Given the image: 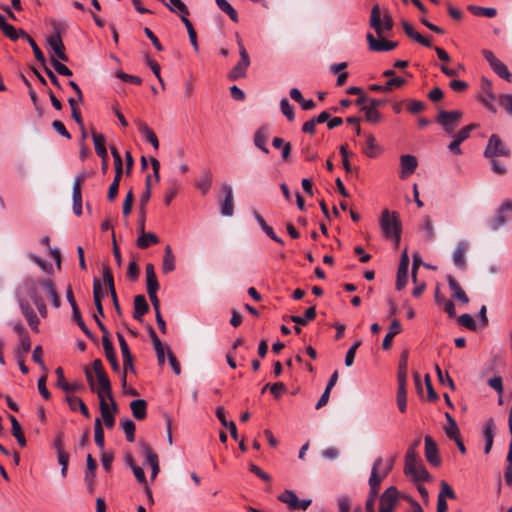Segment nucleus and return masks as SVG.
<instances>
[{
  "label": "nucleus",
  "mask_w": 512,
  "mask_h": 512,
  "mask_svg": "<svg viewBox=\"0 0 512 512\" xmlns=\"http://www.w3.org/2000/svg\"><path fill=\"white\" fill-rule=\"evenodd\" d=\"M394 466V458L384 462L383 458L378 457L372 465L369 478V495L367 497L365 508L367 512H375V502L378 497L381 482L389 475Z\"/></svg>",
  "instance_id": "f257e3e1"
},
{
  "label": "nucleus",
  "mask_w": 512,
  "mask_h": 512,
  "mask_svg": "<svg viewBox=\"0 0 512 512\" xmlns=\"http://www.w3.org/2000/svg\"><path fill=\"white\" fill-rule=\"evenodd\" d=\"M84 372L91 390L93 392L100 390L105 393L107 398L111 401V406H113L114 411L118 410L117 404L112 396L111 383L105 372L102 361L95 359L92 362V368L85 367Z\"/></svg>",
  "instance_id": "f03ea898"
},
{
  "label": "nucleus",
  "mask_w": 512,
  "mask_h": 512,
  "mask_svg": "<svg viewBox=\"0 0 512 512\" xmlns=\"http://www.w3.org/2000/svg\"><path fill=\"white\" fill-rule=\"evenodd\" d=\"M404 473L415 482L428 481L430 475L423 465L421 459L414 453L413 449H408L405 455Z\"/></svg>",
  "instance_id": "7ed1b4c3"
},
{
  "label": "nucleus",
  "mask_w": 512,
  "mask_h": 512,
  "mask_svg": "<svg viewBox=\"0 0 512 512\" xmlns=\"http://www.w3.org/2000/svg\"><path fill=\"white\" fill-rule=\"evenodd\" d=\"M380 227L383 235L399 244L401 239V222L396 212L385 209L380 218Z\"/></svg>",
  "instance_id": "20e7f679"
},
{
  "label": "nucleus",
  "mask_w": 512,
  "mask_h": 512,
  "mask_svg": "<svg viewBox=\"0 0 512 512\" xmlns=\"http://www.w3.org/2000/svg\"><path fill=\"white\" fill-rule=\"evenodd\" d=\"M369 24L378 36H383L393 28V19L388 10L382 11L378 4L371 9Z\"/></svg>",
  "instance_id": "39448f33"
},
{
  "label": "nucleus",
  "mask_w": 512,
  "mask_h": 512,
  "mask_svg": "<svg viewBox=\"0 0 512 512\" xmlns=\"http://www.w3.org/2000/svg\"><path fill=\"white\" fill-rule=\"evenodd\" d=\"M463 118V112L461 110L445 111L441 110L438 113L436 122L443 128V130L452 135L455 129L459 126Z\"/></svg>",
  "instance_id": "423d86ee"
},
{
  "label": "nucleus",
  "mask_w": 512,
  "mask_h": 512,
  "mask_svg": "<svg viewBox=\"0 0 512 512\" xmlns=\"http://www.w3.org/2000/svg\"><path fill=\"white\" fill-rule=\"evenodd\" d=\"M510 149L502 142L498 135L492 134L484 151L486 158L509 157Z\"/></svg>",
  "instance_id": "0eeeda50"
},
{
  "label": "nucleus",
  "mask_w": 512,
  "mask_h": 512,
  "mask_svg": "<svg viewBox=\"0 0 512 512\" xmlns=\"http://www.w3.org/2000/svg\"><path fill=\"white\" fill-rule=\"evenodd\" d=\"M399 493L395 486L388 487L380 496L379 512H393L398 503Z\"/></svg>",
  "instance_id": "6e6552de"
},
{
  "label": "nucleus",
  "mask_w": 512,
  "mask_h": 512,
  "mask_svg": "<svg viewBox=\"0 0 512 512\" xmlns=\"http://www.w3.org/2000/svg\"><path fill=\"white\" fill-rule=\"evenodd\" d=\"M278 500L287 504L289 508L294 510H306L311 505V499L299 500L292 490H285L279 496Z\"/></svg>",
  "instance_id": "1a4fd4ad"
},
{
  "label": "nucleus",
  "mask_w": 512,
  "mask_h": 512,
  "mask_svg": "<svg viewBox=\"0 0 512 512\" xmlns=\"http://www.w3.org/2000/svg\"><path fill=\"white\" fill-rule=\"evenodd\" d=\"M87 175L85 173L78 174L73 182L72 187V200H73V211L77 216L82 214V184L85 181Z\"/></svg>",
  "instance_id": "9d476101"
},
{
  "label": "nucleus",
  "mask_w": 512,
  "mask_h": 512,
  "mask_svg": "<svg viewBox=\"0 0 512 512\" xmlns=\"http://www.w3.org/2000/svg\"><path fill=\"white\" fill-rule=\"evenodd\" d=\"M242 50L239 62L228 73L230 80L234 81L246 76L247 69L250 66V57L246 49Z\"/></svg>",
  "instance_id": "9b49d317"
},
{
  "label": "nucleus",
  "mask_w": 512,
  "mask_h": 512,
  "mask_svg": "<svg viewBox=\"0 0 512 512\" xmlns=\"http://www.w3.org/2000/svg\"><path fill=\"white\" fill-rule=\"evenodd\" d=\"M408 267H409V256L407 249H404V251L401 254L399 267L397 270V277H396V289L402 290L406 284L408 279Z\"/></svg>",
  "instance_id": "f8f14e48"
},
{
  "label": "nucleus",
  "mask_w": 512,
  "mask_h": 512,
  "mask_svg": "<svg viewBox=\"0 0 512 512\" xmlns=\"http://www.w3.org/2000/svg\"><path fill=\"white\" fill-rule=\"evenodd\" d=\"M375 38L372 33H367L366 39L368 41L369 49L372 51H391L397 47V42L388 41L383 36Z\"/></svg>",
  "instance_id": "ddd939ff"
},
{
  "label": "nucleus",
  "mask_w": 512,
  "mask_h": 512,
  "mask_svg": "<svg viewBox=\"0 0 512 512\" xmlns=\"http://www.w3.org/2000/svg\"><path fill=\"white\" fill-rule=\"evenodd\" d=\"M47 43L51 49V57L54 56L57 60L60 59L65 62L68 61V57L65 53V46L59 33H55V35L48 37Z\"/></svg>",
  "instance_id": "4468645a"
},
{
  "label": "nucleus",
  "mask_w": 512,
  "mask_h": 512,
  "mask_svg": "<svg viewBox=\"0 0 512 512\" xmlns=\"http://www.w3.org/2000/svg\"><path fill=\"white\" fill-rule=\"evenodd\" d=\"M96 393L99 398L100 412H101V416L103 418L104 424L107 428H112L115 423L114 413H116L117 410L114 411L113 408H112V411L110 410L109 405L106 402L107 396L105 395V393H103L100 390H97Z\"/></svg>",
  "instance_id": "2eb2a0df"
},
{
  "label": "nucleus",
  "mask_w": 512,
  "mask_h": 512,
  "mask_svg": "<svg viewBox=\"0 0 512 512\" xmlns=\"http://www.w3.org/2000/svg\"><path fill=\"white\" fill-rule=\"evenodd\" d=\"M512 212V201L506 200L499 207L495 218L491 222V227L493 229H498L501 226L505 225L509 220L510 213Z\"/></svg>",
  "instance_id": "dca6fc26"
},
{
  "label": "nucleus",
  "mask_w": 512,
  "mask_h": 512,
  "mask_svg": "<svg viewBox=\"0 0 512 512\" xmlns=\"http://www.w3.org/2000/svg\"><path fill=\"white\" fill-rule=\"evenodd\" d=\"M18 303L20 306V310H21L22 314L24 315V317L26 318L31 329L35 332H38L39 319H38L35 311L33 310V308L29 305V303L27 301H25L22 298L18 299Z\"/></svg>",
  "instance_id": "f3484780"
},
{
  "label": "nucleus",
  "mask_w": 512,
  "mask_h": 512,
  "mask_svg": "<svg viewBox=\"0 0 512 512\" xmlns=\"http://www.w3.org/2000/svg\"><path fill=\"white\" fill-rule=\"evenodd\" d=\"M418 162L415 156L413 155H402L400 157V178L405 179L412 175L416 168H417Z\"/></svg>",
  "instance_id": "a211bd4d"
},
{
  "label": "nucleus",
  "mask_w": 512,
  "mask_h": 512,
  "mask_svg": "<svg viewBox=\"0 0 512 512\" xmlns=\"http://www.w3.org/2000/svg\"><path fill=\"white\" fill-rule=\"evenodd\" d=\"M141 448H142L144 455L146 456L147 463L151 466V469H152L151 479L153 480L156 478V476L160 470L158 455L153 451L151 446L145 442L141 443Z\"/></svg>",
  "instance_id": "6ab92c4d"
},
{
  "label": "nucleus",
  "mask_w": 512,
  "mask_h": 512,
  "mask_svg": "<svg viewBox=\"0 0 512 512\" xmlns=\"http://www.w3.org/2000/svg\"><path fill=\"white\" fill-rule=\"evenodd\" d=\"M425 442V457L427 461L433 466H438L441 463V458L438 454V448L436 443L432 440L430 436H426L424 439Z\"/></svg>",
  "instance_id": "aec40b11"
},
{
  "label": "nucleus",
  "mask_w": 512,
  "mask_h": 512,
  "mask_svg": "<svg viewBox=\"0 0 512 512\" xmlns=\"http://www.w3.org/2000/svg\"><path fill=\"white\" fill-rule=\"evenodd\" d=\"M495 429L496 426L492 418L485 421L483 426V437L485 440L484 453L486 455L489 454L492 449Z\"/></svg>",
  "instance_id": "412c9836"
},
{
  "label": "nucleus",
  "mask_w": 512,
  "mask_h": 512,
  "mask_svg": "<svg viewBox=\"0 0 512 512\" xmlns=\"http://www.w3.org/2000/svg\"><path fill=\"white\" fill-rule=\"evenodd\" d=\"M269 140V128L267 126H261L254 134V145L260 149L263 153L268 154L269 148L267 142Z\"/></svg>",
  "instance_id": "4be33fe9"
},
{
  "label": "nucleus",
  "mask_w": 512,
  "mask_h": 512,
  "mask_svg": "<svg viewBox=\"0 0 512 512\" xmlns=\"http://www.w3.org/2000/svg\"><path fill=\"white\" fill-rule=\"evenodd\" d=\"M222 190L225 193V198L221 204V213L224 216H232L234 212L232 187L228 184H224Z\"/></svg>",
  "instance_id": "5701e85b"
},
{
  "label": "nucleus",
  "mask_w": 512,
  "mask_h": 512,
  "mask_svg": "<svg viewBox=\"0 0 512 512\" xmlns=\"http://www.w3.org/2000/svg\"><path fill=\"white\" fill-rule=\"evenodd\" d=\"M137 128L143 138L149 142L155 150L159 149V140L155 134V132L143 121H136Z\"/></svg>",
  "instance_id": "b1692460"
},
{
  "label": "nucleus",
  "mask_w": 512,
  "mask_h": 512,
  "mask_svg": "<svg viewBox=\"0 0 512 512\" xmlns=\"http://www.w3.org/2000/svg\"><path fill=\"white\" fill-rule=\"evenodd\" d=\"M401 24H402L404 32L406 33V35L408 37H410L411 39H413L414 41L418 42L419 44H421L425 47H428V48L432 47L431 41L428 38L422 36L417 31H415V29L409 22L403 20L401 22Z\"/></svg>",
  "instance_id": "393cba45"
},
{
  "label": "nucleus",
  "mask_w": 512,
  "mask_h": 512,
  "mask_svg": "<svg viewBox=\"0 0 512 512\" xmlns=\"http://www.w3.org/2000/svg\"><path fill=\"white\" fill-rule=\"evenodd\" d=\"M55 373L57 375V386L63 391L73 392L83 388V385L79 382L68 383L64 377V371L61 367H57Z\"/></svg>",
  "instance_id": "a878e982"
},
{
  "label": "nucleus",
  "mask_w": 512,
  "mask_h": 512,
  "mask_svg": "<svg viewBox=\"0 0 512 512\" xmlns=\"http://www.w3.org/2000/svg\"><path fill=\"white\" fill-rule=\"evenodd\" d=\"M492 84L488 80H482V95L480 101L491 111L495 112L493 102L495 101V95L491 91Z\"/></svg>",
  "instance_id": "bb28decb"
},
{
  "label": "nucleus",
  "mask_w": 512,
  "mask_h": 512,
  "mask_svg": "<svg viewBox=\"0 0 512 512\" xmlns=\"http://www.w3.org/2000/svg\"><path fill=\"white\" fill-rule=\"evenodd\" d=\"M149 305L144 295H137L134 298L133 317L137 321H142V317L148 312Z\"/></svg>",
  "instance_id": "cd10ccee"
},
{
  "label": "nucleus",
  "mask_w": 512,
  "mask_h": 512,
  "mask_svg": "<svg viewBox=\"0 0 512 512\" xmlns=\"http://www.w3.org/2000/svg\"><path fill=\"white\" fill-rule=\"evenodd\" d=\"M402 331L400 322L394 319L388 329L386 336L383 339L382 347L384 350H388L392 346L393 338Z\"/></svg>",
  "instance_id": "c85d7f7f"
},
{
  "label": "nucleus",
  "mask_w": 512,
  "mask_h": 512,
  "mask_svg": "<svg viewBox=\"0 0 512 512\" xmlns=\"http://www.w3.org/2000/svg\"><path fill=\"white\" fill-rule=\"evenodd\" d=\"M92 139L95 146L96 154L101 158V160H105L108 158V153L106 149V138L102 133H97L95 131L92 132Z\"/></svg>",
  "instance_id": "c756f323"
},
{
  "label": "nucleus",
  "mask_w": 512,
  "mask_h": 512,
  "mask_svg": "<svg viewBox=\"0 0 512 512\" xmlns=\"http://www.w3.org/2000/svg\"><path fill=\"white\" fill-rule=\"evenodd\" d=\"M27 285L30 289V297L32 298L36 308L38 309L42 317L47 316V307L44 300L37 294L35 283L33 281H27Z\"/></svg>",
  "instance_id": "7c9ffc66"
},
{
  "label": "nucleus",
  "mask_w": 512,
  "mask_h": 512,
  "mask_svg": "<svg viewBox=\"0 0 512 512\" xmlns=\"http://www.w3.org/2000/svg\"><path fill=\"white\" fill-rule=\"evenodd\" d=\"M103 295H104V293H103V287H102L101 281L99 279H94V281H93V298H94V303L96 306L97 313L100 316L104 315V310H103V306H102Z\"/></svg>",
  "instance_id": "2f4dec72"
},
{
  "label": "nucleus",
  "mask_w": 512,
  "mask_h": 512,
  "mask_svg": "<svg viewBox=\"0 0 512 512\" xmlns=\"http://www.w3.org/2000/svg\"><path fill=\"white\" fill-rule=\"evenodd\" d=\"M164 5L173 13L178 14L180 18L189 16L190 12L182 0H165Z\"/></svg>",
  "instance_id": "473e14b6"
},
{
  "label": "nucleus",
  "mask_w": 512,
  "mask_h": 512,
  "mask_svg": "<svg viewBox=\"0 0 512 512\" xmlns=\"http://www.w3.org/2000/svg\"><path fill=\"white\" fill-rule=\"evenodd\" d=\"M466 251L467 244L465 242H459L456 246V249L453 253V263L458 268H465L466 266Z\"/></svg>",
  "instance_id": "72a5a7b5"
},
{
  "label": "nucleus",
  "mask_w": 512,
  "mask_h": 512,
  "mask_svg": "<svg viewBox=\"0 0 512 512\" xmlns=\"http://www.w3.org/2000/svg\"><path fill=\"white\" fill-rule=\"evenodd\" d=\"M139 234L136 244L141 249H146L160 242L158 236L152 232H140Z\"/></svg>",
  "instance_id": "f704fd0d"
},
{
  "label": "nucleus",
  "mask_w": 512,
  "mask_h": 512,
  "mask_svg": "<svg viewBox=\"0 0 512 512\" xmlns=\"http://www.w3.org/2000/svg\"><path fill=\"white\" fill-rule=\"evenodd\" d=\"M130 408L133 416L137 420H143L147 415V403L143 399H137L130 403Z\"/></svg>",
  "instance_id": "c9c22d12"
},
{
  "label": "nucleus",
  "mask_w": 512,
  "mask_h": 512,
  "mask_svg": "<svg viewBox=\"0 0 512 512\" xmlns=\"http://www.w3.org/2000/svg\"><path fill=\"white\" fill-rule=\"evenodd\" d=\"M448 285L453 292V297L465 304L469 302L468 296L454 277H448Z\"/></svg>",
  "instance_id": "e433bc0d"
},
{
  "label": "nucleus",
  "mask_w": 512,
  "mask_h": 512,
  "mask_svg": "<svg viewBox=\"0 0 512 512\" xmlns=\"http://www.w3.org/2000/svg\"><path fill=\"white\" fill-rule=\"evenodd\" d=\"M363 152L369 158H376L381 153V148L372 134L367 135L366 147Z\"/></svg>",
  "instance_id": "4c0bfd02"
},
{
  "label": "nucleus",
  "mask_w": 512,
  "mask_h": 512,
  "mask_svg": "<svg viewBox=\"0 0 512 512\" xmlns=\"http://www.w3.org/2000/svg\"><path fill=\"white\" fill-rule=\"evenodd\" d=\"M38 283L40 286H42L47 291L48 295L50 296V298L52 300L53 306L55 308H59L60 299H59V296L57 294V291L55 289V286H54V283L52 282V280L42 279V280H39Z\"/></svg>",
  "instance_id": "58836bf2"
},
{
  "label": "nucleus",
  "mask_w": 512,
  "mask_h": 512,
  "mask_svg": "<svg viewBox=\"0 0 512 512\" xmlns=\"http://www.w3.org/2000/svg\"><path fill=\"white\" fill-rule=\"evenodd\" d=\"M149 334H150V337H151L153 345H154V349L157 354L158 362L160 365H163L165 363V354H164V347L162 345V342L160 341L155 330L152 327H150V329H149Z\"/></svg>",
  "instance_id": "ea45409f"
},
{
  "label": "nucleus",
  "mask_w": 512,
  "mask_h": 512,
  "mask_svg": "<svg viewBox=\"0 0 512 512\" xmlns=\"http://www.w3.org/2000/svg\"><path fill=\"white\" fill-rule=\"evenodd\" d=\"M94 319L99 327V329L101 330V332L103 333V337H102V344H103V348H104V351H105V354L107 353H111L114 350V347L109 339V333H108V330L107 328L105 327V325L101 322V320H98V315H94Z\"/></svg>",
  "instance_id": "a19ab883"
},
{
  "label": "nucleus",
  "mask_w": 512,
  "mask_h": 512,
  "mask_svg": "<svg viewBox=\"0 0 512 512\" xmlns=\"http://www.w3.org/2000/svg\"><path fill=\"white\" fill-rule=\"evenodd\" d=\"M147 291L159 289V283L155 274L154 266L151 263L146 264L145 267Z\"/></svg>",
  "instance_id": "79ce46f5"
},
{
  "label": "nucleus",
  "mask_w": 512,
  "mask_h": 512,
  "mask_svg": "<svg viewBox=\"0 0 512 512\" xmlns=\"http://www.w3.org/2000/svg\"><path fill=\"white\" fill-rule=\"evenodd\" d=\"M446 418H447V426L445 427V433L447 435V437L450 439V440H454L458 437H460V430H459V427L456 423V421L453 419V417L449 414V413H446Z\"/></svg>",
  "instance_id": "37998d69"
},
{
  "label": "nucleus",
  "mask_w": 512,
  "mask_h": 512,
  "mask_svg": "<svg viewBox=\"0 0 512 512\" xmlns=\"http://www.w3.org/2000/svg\"><path fill=\"white\" fill-rule=\"evenodd\" d=\"M175 269V257L169 245L165 247L162 270L164 273L171 272Z\"/></svg>",
  "instance_id": "c03bdc74"
},
{
  "label": "nucleus",
  "mask_w": 512,
  "mask_h": 512,
  "mask_svg": "<svg viewBox=\"0 0 512 512\" xmlns=\"http://www.w3.org/2000/svg\"><path fill=\"white\" fill-rule=\"evenodd\" d=\"M316 317V309L314 306L309 307L305 311L304 316H291V321L297 325L305 326L309 321L314 320Z\"/></svg>",
  "instance_id": "a18cd8bd"
},
{
  "label": "nucleus",
  "mask_w": 512,
  "mask_h": 512,
  "mask_svg": "<svg viewBox=\"0 0 512 512\" xmlns=\"http://www.w3.org/2000/svg\"><path fill=\"white\" fill-rule=\"evenodd\" d=\"M408 366V351H403L399 360L398 383H406Z\"/></svg>",
  "instance_id": "49530a36"
},
{
  "label": "nucleus",
  "mask_w": 512,
  "mask_h": 512,
  "mask_svg": "<svg viewBox=\"0 0 512 512\" xmlns=\"http://www.w3.org/2000/svg\"><path fill=\"white\" fill-rule=\"evenodd\" d=\"M478 127H479V125L476 123H471L469 125H466L461 130H459L457 133L452 134L453 139L455 141H458L459 143H462L465 140H467L470 137L471 132L474 131L475 129H477Z\"/></svg>",
  "instance_id": "de8ad7c7"
},
{
  "label": "nucleus",
  "mask_w": 512,
  "mask_h": 512,
  "mask_svg": "<svg viewBox=\"0 0 512 512\" xmlns=\"http://www.w3.org/2000/svg\"><path fill=\"white\" fill-rule=\"evenodd\" d=\"M468 10L475 16H484L488 18H493L496 16L497 11L495 8L491 7H480L475 5H469Z\"/></svg>",
  "instance_id": "09e8293b"
},
{
  "label": "nucleus",
  "mask_w": 512,
  "mask_h": 512,
  "mask_svg": "<svg viewBox=\"0 0 512 512\" xmlns=\"http://www.w3.org/2000/svg\"><path fill=\"white\" fill-rule=\"evenodd\" d=\"M397 405L400 412H405L407 408L406 383H398Z\"/></svg>",
  "instance_id": "8fccbe9b"
},
{
  "label": "nucleus",
  "mask_w": 512,
  "mask_h": 512,
  "mask_svg": "<svg viewBox=\"0 0 512 512\" xmlns=\"http://www.w3.org/2000/svg\"><path fill=\"white\" fill-rule=\"evenodd\" d=\"M120 426L123 429L126 439L129 442H134L135 440V424L131 419H123L120 421Z\"/></svg>",
  "instance_id": "3c124183"
},
{
  "label": "nucleus",
  "mask_w": 512,
  "mask_h": 512,
  "mask_svg": "<svg viewBox=\"0 0 512 512\" xmlns=\"http://www.w3.org/2000/svg\"><path fill=\"white\" fill-rule=\"evenodd\" d=\"M212 174L210 171L205 172L202 177L197 181L196 187L205 195L211 188Z\"/></svg>",
  "instance_id": "603ef678"
},
{
  "label": "nucleus",
  "mask_w": 512,
  "mask_h": 512,
  "mask_svg": "<svg viewBox=\"0 0 512 512\" xmlns=\"http://www.w3.org/2000/svg\"><path fill=\"white\" fill-rule=\"evenodd\" d=\"M362 112L365 114V119L367 122L372 124H376L381 120V114L377 109L371 107L369 104L364 105L362 107Z\"/></svg>",
  "instance_id": "864d4df0"
},
{
  "label": "nucleus",
  "mask_w": 512,
  "mask_h": 512,
  "mask_svg": "<svg viewBox=\"0 0 512 512\" xmlns=\"http://www.w3.org/2000/svg\"><path fill=\"white\" fill-rule=\"evenodd\" d=\"M220 10L226 13L233 22H238V14L236 10L226 0H215Z\"/></svg>",
  "instance_id": "5fc2aeb1"
},
{
  "label": "nucleus",
  "mask_w": 512,
  "mask_h": 512,
  "mask_svg": "<svg viewBox=\"0 0 512 512\" xmlns=\"http://www.w3.org/2000/svg\"><path fill=\"white\" fill-rule=\"evenodd\" d=\"M491 68L499 77L505 79L508 82H511L512 74L509 72L507 66L502 61L498 60Z\"/></svg>",
  "instance_id": "6e6d98bb"
},
{
  "label": "nucleus",
  "mask_w": 512,
  "mask_h": 512,
  "mask_svg": "<svg viewBox=\"0 0 512 512\" xmlns=\"http://www.w3.org/2000/svg\"><path fill=\"white\" fill-rule=\"evenodd\" d=\"M57 458L59 464L61 465V474L63 477H65L68 469L69 454L63 449L62 446L58 447Z\"/></svg>",
  "instance_id": "4d7b16f0"
},
{
  "label": "nucleus",
  "mask_w": 512,
  "mask_h": 512,
  "mask_svg": "<svg viewBox=\"0 0 512 512\" xmlns=\"http://www.w3.org/2000/svg\"><path fill=\"white\" fill-rule=\"evenodd\" d=\"M94 438L96 445L100 448H104V431L102 428L101 420L99 418H96L95 424H94Z\"/></svg>",
  "instance_id": "13d9d810"
},
{
  "label": "nucleus",
  "mask_w": 512,
  "mask_h": 512,
  "mask_svg": "<svg viewBox=\"0 0 512 512\" xmlns=\"http://www.w3.org/2000/svg\"><path fill=\"white\" fill-rule=\"evenodd\" d=\"M68 103H69L70 108H71V116H72V118L75 120V122L79 126H82V116H81L79 108L77 107L80 102L77 101V97L76 98L70 97L68 99Z\"/></svg>",
  "instance_id": "bf43d9fd"
},
{
  "label": "nucleus",
  "mask_w": 512,
  "mask_h": 512,
  "mask_svg": "<svg viewBox=\"0 0 512 512\" xmlns=\"http://www.w3.org/2000/svg\"><path fill=\"white\" fill-rule=\"evenodd\" d=\"M123 359V375L121 378V384L122 387L125 388L127 386V370L134 371V365H133V357L132 355L122 357Z\"/></svg>",
  "instance_id": "052dcab7"
},
{
  "label": "nucleus",
  "mask_w": 512,
  "mask_h": 512,
  "mask_svg": "<svg viewBox=\"0 0 512 512\" xmlns=\"http://www.w3.org/2000/svg\"><path fill=\"white\" fill-rule=\"evenodd\" d=\"M73 318L84 334L90 339H93V334L83 321L79 308H75V310H73Z\"/></svg>",
  "instance_id": "680f3d73"
},
{
  "label": "nucleus",
  "mask_w": 512,
  "mask_h": 512,
  "mask_svg": "<svg viewBox=\"0 0 512 512\" xmlns=\"http://www.w3.org/2000/svg\"><path fill=\"white\" fill-rule=\"evenodd\" d=\"M405 83H406V80L404 78L394 77V78L389 79L384 84V89H386V92L388 93V92L393 91L394 89L401 88L402 86L405 85Z\"/></svg>",
  "instance_id": "e2e57ef3"
},
{
  "label": "nucleus",
  "mask_w": 512,
  "mask_h": 512,
  "mask_svg": "<svg viewBox=\"0 0 512 512\" xmlns=\"http://www.w3.org/2000/svg\"><path fill=\"white\" fill-rule=\"evenodd\" d=\"M422 229L425 232L427 240L431 241L434 239L435 231L431 218L429 216H425L423 219Z\"/></svg>",
  "instance_id": "0e129e2a"
},
{
  "label": "nucleus",
  "mask_w": 512,
  "mask_h": 512,
  "mask_svg": "<svg viewBox=\"0 0 512 512\" xmlns=\"http://www.w3.org/2000/svg\"><path fill=\"white\" fill-rule=\"evenodd\" d=\"M177 193H178L177 182H176V180H172V181H170V186L167 189L165 196H164L165 205H169Z\"/></svg>",
  "instance_id": "69168bd1"
},
{
  "label": "nucleus",
  "mask_w": 512,
  "mask_h": 512,
  "mask_svg": "<svg viewBox=\"0 0 512 512\" xmlns=\"http://www.w3.org/2000/svg\"><path fill=\"white\" fill-rule=\"evenodd\" d=\"M51 63L57 73L63 76H71L72 71L63 63L58 61L54 56L51 57Z\"/></svg>",
  "instance_id": "338daca9"
},
{
  "label": "nucleus",
  "mask_w": 512,
  "mask_h": 512,
  "mask_svg": "<svg viewBox=\"0 0 512 512\" xmlns=\"http://www.w3.org/2000/svg\"><path fill=\"white\" fill-rule=\"evenodd\" d=\"M281 112L287 117L289 121L294 120V109L293 106L290 105L289 101L286 98H283L280 101Z\"/></svg>",
  "instance_id": "774afa93"
}]
</instances>
